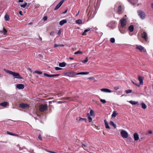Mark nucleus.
Returning <instances> with one entry per match:
<instances>
[{
	"mask_svg": "<svg viewBox=\"0 0 153 153\" xmlns=\"http://www.w3.org/2000/svg\"><path fill=\"white\" fill-rule=\"evenodd\" d=\"M6 72L10 75H12L14 78L17 79H22L23 78L21 77L18 73L13 72L11 71L7 70L6 71Z\"/></svg>",
	"mask_w": 153,
	"mask_h": 153,
	"instance_id": "1",
	"label": "nucleus"
},
{
	"mask_svg": "<svg viewBox=\"0 0 153 153\" xmlns=\"http://www.w3.org/2000/svg\"><path fill=\"white\" fill-rule=\"evenodd\" d=\"M48 108V106L47 105L41 104L39 107V110L40 111L43 112L47 110Z\"/></svg>",
	"mask_w": 153,
	"mask_h": 153,
	"instance_id": "2",
	"label": "nucleus"
},
{
	"mask_svg": "<svg viewBox=\"0 0 153 153\" xmlns=\"http://www.w3.org/2000/svg\"><path fill=\"white\" fill-rule=\"evenodd\" d=\"M137 12L139 16L141 19H143L145 18L146 15L143 11L141 10H139Z\"/></svg>",
	"mask_w": 153,
	"mask_h": 153,
	"instance_id": "3",
	"label": "nucleus"
},
{
	"mask_svg": "<svg viewBox=\"0 0 153 153\" xmlns=\"http://www.w3.org/2000/svg\"><path fill=\"white\" fill-rule=\"evenodd\" d=\"M136 49L139 50L141 52H143L144 53L146 52V50L144 48L140 45H137L136 48Z\"/></svg>",
	"mask_w": 153,
	"mask_h": 153,
	"instance_id": "4",
	"label": "nucleus"
},
{
	"mask_svg": "<svg viewBox=\"0 0 153 153\" xmlns=\"http://www.w3.org/2000/svg\"><path fill=\"white\" fill-rule=\"evenodd\" d=\"M121 136L123 138H127L128 137V133L125 131L123 130L120 132Z\"/></svg>",
	"mask_w": 153,
	"mask_h": 153,
	"instance_id": "5",
	"label": "nucleus"
},
{
	"mask_svg": "<svg viewBox=\"0 0 153 153\" xmlns=\"http://www.w3.org/2000/svg\"><path fill=\"white\" fill-rule=\"evenodd\" d=\"M121 27H124L126 25V19L122 18L120 20Z\"/></svg>",
	"mask_w": 153,
	"mask_h": 153,
	"instance_id": "6",
	"label": "nucleus"
},
{
	"mask_svg": "<svg viewBox=\"0 0 153 153\" xmlns=\"http://www.w3.org/2000/svg\"><path fill=\"white\" fill-rule=\"evenodd\" d=\"M66 75L70 77H73L76 75V74L74 71L68 72L66 73Z\"/></svg>",
	"mask_w": 153,
	"mask_h": 153,
	"instance_id": "7",
	"label": "nucleus"
},
{
	"mask_svg": "<svg viewBox=\"0 0 153 153\" xmlns=\"http://www.w3.org/2000/svg\"><path fill=\"white\" fill-rule=\"evenodd\" d=\"M65 0H62L59 3L57 4L54 8V10H57L62 4L64 1Z\"/></svg>",
	"mask_w": 153,
	"mask_h": 153,
	"instance_id": "8",
	"label": "nucleus"
},
{
	"mask_svg": "<svg viewBox=\"0 0 153 153\" xmlns=\"http://www.w3.org/2000/svg\"><path fill=\"white\" fill-rule=\"evenodd\" d=\"M76 120L77 122H79L80 121L84 120L85 122H87V119L86 118H82L80 117H78L76 118Z\"/></svg>",
	"mask_w": 153,
	"mask_h": 153,
	"instance_id": "9",
	"label": "nucleus"
},
{
	"mask_svg": "<svg viewBox=\"0 0 153 153\" xmlns=\"http://www.w3.org/2000/svg\"><path fill=\"white\" fill-rule=\"evenodd\" d=\"M147 36V33L145 32H143L142 34V37L146 41H147L148 40V38Z\"/></svg>",
	"mask_w": 153,
	"mask_h": 153,
	"instance_id": "10",
	"label": "nucleus"
},
{
	"mask_svg": "<svg viewBox=\"0 0 153 153\" xmlns=\"http://www.w3.org/2000/svg\"><path fill=\"white\" fill-rule=\"evenodd\" d=\"M44 75L45 76L48 77H52L56 76H58L59 75V74L49 75V74H48L46 73H44Z\"/></svg>",
	"mask_w": 153,
	"mask_h": 153,
	"instance_id": "11",
	"label": "nucleus"
},
{
	"mask_svg": "<svg viewBox=\"0 0 153 153\" xmlns=\"http://www.w3.org/2000/svg\"><path fill=\"white\" fill-rule=\"evenodd\" d=\"M19 106L22 108H25L28 107L29 105L27 104L22 103L19 105Z\"/></svg>",
	"mask_w": 153,
	"mask_h": 153,
	"instance_id": "12",
	"label": "nucleus"
},
{
	"mask_svg": "<svg viewBox=\"0 0 153 153\" xmlns=\"http://www.w3.org/2000/svg\"><path fill=\"white\" fill-rule=\"evenodd\" d=\"M101 91L106 93H111L112 91L107 88H102L100 89Z\"/></svg>",
	"mask_w": 153,
	"mask_h": 153,
	"instance_id": "13",
	"label": "nucleus"
},
{
	"mask_svg": "<svg viewBox=\"0 0 153 153\" xmlns=\"http://www.w3.org/2000/svg\"><path fill=\"white\" fill-rule=\"evenodd\" d=\"M143 77L141 76H138V80L140 82V85H142L143 84Z\"/></svg>",
	"mask_w": 153,
	"mask_h": 153,
	"instance_id": "14",
	"label": "nucleus"
},
{
	"mask_svg": "<svg viewBox=\"0 0 153 153\" xmlns=\"http://www.w3.org/2000/svg\"><path fill=\"white\" fill-rule=\"evenodd\" d=\"M8 105V103L7 102H4L0 103V105L1 106L6 107Z\"/></svg>",
	"mask_w": 153,
	"mask_h": 153,
	"instance_id": "15",
	"label": "nucleus"
},
{
	"mask_svg": "<svg viewBox=\"0 0 153 153\" xmlns=\"http://www.w3.org/2000/svg\"><path fill=\"white\" fill-rule=\"evenodd\" d=\"M16 87L19 89H22L24 88V86L22 84H19L16 85Z\"/></svg>",
	"mask_w": 153,
	"mask_h": 153,
	"instance_id": "16",
	"label": "nucleus"
},
{
	"mask_svg": "<svg viewBox=\"0 0 153 153\" xmlns=\"http://www.w3.org/2000/svg\"><path fill=\"white\" fill-rule=\"evenodd\" d=\"M134 139L135 140H137L139 139V136L137 133H135L133 135Z\"/></svg>",
	"mask_w": 153,
	"mask_h": 153,
	"instance_id": "17",
	"label": "nucleus"
},
{
	"mask_svg": "<svg viewBox=\"0 0 153 153\" xmlns=\"http://www.w3.org/2000/svg\"><path fill=\"white\" fill-rule=\"evenodd\" d=\"M104 121L105 123V128H106L110 129V128L109 126L108 122L106 121V120H105Z\"/></svg>",
	"mask_w": 153,
	"mask_h": 153,
	"instance_id": "18",
	"label": "nucleus"
},
{
	"mask_svg": "<svg viewBox=\"0 0 153 153\" xmlns=\"http://www.w3.org/2000/svg\"><path fill=\"white\" fill-rule=\"evenodd\" d=\"M67 22V21L65 19H64L62 20H61L59 22V24L61 25H63L65 23H66Z\"/></svg>",
	"mask_w": 153,
	"mask_h": 153,
	"instance_id": "19",
	"label": "nucleus"
},
{
	"mask_svg": "<svg viewBox=\"0 0 153 153\" xmlns=\"http://www.w3.org/2000/svg\"><path fill=\"white\" fill-rule=\"evenodd\" d=\"M128 29L130 32H133L134 30V26L133 25H130L128 28Z\"/></svg>",
	"mask_w": 153,
	"mask_h": 153,
	"instance_id": "20",
	"label": "nucleus"
},
{
	"mask_svg": "<svg viewBox=\"0 0 153 153\" xmlns=\"http://www.w3.org/2000/svg\"><path fill=\"white\" fill-rule=\"evenodd\" d=\"M123 27H120L119 29V30L120 33L122 34H124L126 32V30L124 29L123 28Z\"/></svg>",
	"mask_w": 153,
	"mask_h": 153,
	"instance_id": "21",
	"label": "nucleus"
},
{
	"mask_svg": "<svg viewBox=\"0 0 153 153\" xmlns=\"http://www.w3.org/2000/svg\"><path fill=\"white\" fill-rule=\"evenodd\" d=\"M66 65V63L65 62L59 63V66L63 67H65Z\"/></svg>",
	"mask_w": 153,
	"mask_h": 153,
	"instance_id": "22",
	"label": "nucleus"
},
{
	"mask_svg": "<svg viewBox=\"0 0 153 153\" xmlns=\"http://www.w3.org/2000/svg\"><path fill=\"white\" fill-rule=\"evenodd\" d=\"M90 30V28H88L86 29H85L84 32L82 33V35L83 36H85L86 35V33L88 31Z\"/></svg>",
	"mask_w": 153,
	"mask_h": 153,
	"instance_id": "23",
	"label": "nucleus"
},
{
	"mask_svg": "<svg viewBox=\"0 0 153 153\" xmlns=\"http://www.w3.org/2000/svg\"><path fill=\"white\" fill-rule=\"evenodd\" d=\"M87 117H88V118L89 122H91L92 121V117H91L90 116V114L89 113H88L87 114Z\"/></svg>",
	"mask_w": 153,
	"mask_h": 153,
	"instance_id": "24",
	"label": "nucleus"
},
{
	"mask_svg": "<svg viewBox=\"0 0 153 153\" xmlns=\"http://www.w3.org/2000/svg\"><path fill=\"white\" fill-rule=\"evenodd\" d=\"M129 102L132 105H135L138 103V102L135 101L131 100L129 101Z\"/></svg>",
	"mask_w": 153,
	"mask_h": 153,
	"instance_id": "25",
	"label": "nucleus"
},
{
	"mask_svg": "<svg viewBox=\"0 0 153 153\" xmlns=\"http://www.w3.org/2000/svg\"><path fill=\"white\" fill-rule=\"evenodd\" d=\"M109 124L110 125H111V126H113L114 128H116V125H115L113 122L112 121H111L110 122Z\"/></svg>",
	"mask_w": 153,
	"mask_h": 153,
	"instance_id": "26",
	"label": "nucleus"
},
{
	"mask_svg": "<svg viewBox=\"0 0 153 153\" xmlns=\"http://www.w3.org/2000/svg\"><path fill=\"white\" fill-rule=\"evenodd\" d=\"M0 32L3 33L4 35H5L7 33V31L5 29L3 28L2 30L0 31Z\"/></svg>",
	"mask_w": 153,
	"mask_h": 153,
	"instance_id": "27",
	"label": "nucleus"
},
{
	"mask_svg": "<svg viewBox=\"0 0 153 153\" xmlns=\"http://www.w3.org/2000/svg\"><path fill=\"white\" fill-rule=\"evenodd\" d=\"M117 115V113L116 112V111H114L111 115V117H115Z\"/></svg>",
	"mask_w": 153,
	"mask_h": 153,
	"instance_id": "28",
	"label": "nucleus"
},
{
	"mask_svg": "<svg viewBox=\"0 0 153 153\" xmlns=\"http://www.w3.org/2000/svg\"><path fill=\"white\" fill-rule=\"evenodd\" d=\"M90 115L91 116H94V112L91 109L90 111Z\"/></svg>",
	"mask_w": 153,
	"mask_h": 153,
	"instance_id": "29",
	"label": "nucleus"
},
{
	"mask_svg": "<svg viewBox=\"0 0 153 153\" xmlns=\"http://www.w3.org/2000/svg\"><path fill=\"white\" fill-rule=\"evenodd\" d=\"M9 19V17L8 15L6 14L4 16V19L6 21H8Z\"/></svg>",
	"mask_w": 153,
	"mask_h": 153,
	"instance_id": "30",
	"label": "nucleus"
},
{
	"mask_svg": "<svg viewBox=\"0 0 153 153\" xmlns=\"http://www.w3.org/2000/svg\"><path fill=\"white\" fill-rule=\"evenodd\" d=\"M76 23L79 24H81L82 23V21L80 19H79L76 21Z\"/></svg>",
	"mask_w": 153,
	"mask_h": 153,
	"instance_id": "31",
	"label": "nucleus"
},
{
	"mask_svg": "<svg viewBox=\"0 0 153 153\" xmlns=\"http://www.w3.org/2000/svg\"><path fill=\"white\" fill-rule=\"evenodd\" d=\"M64 46V45H57L56 44H54V47H63Z\"/></svg>",
	"mask_w": 153,
	"mask_h": 153,
	"instance_id": "32",
	"label": "nucleus"
},
{
	"mask_svg": "<svg viewBox=\"0 0 153 153\" xmlns=\"http://www.w3.org/2000/svg\"><path fill=\"white\" fill-rule=\"evenodd\" d=\"M142 108L143 109H145L146 108V106L144 103H142L141 104Z\"/></svg>",
	"mask_w": 153,
	"mask_h": 153,
	"instance_id": "33",
	"label": "nucleus"
},
{
	"mask_svg": "<svg viewBox=\"0 0 153 153\" xmlns=\"http://www.w3.org/2000/svg\"><path fill=\"white\" fill-rule=\"evenodd\" d=\"M27 5V3L26 2H25L24 4H21L20 6L24 8H25Z\"/></svg>",
	"mask_w": 153,
	"mask_h": 153,
	"instance_id": "34",
	"label": "nucleus"
},
{
	"mask_svg": "<svg viewBox=\"0 0 153 153\" xmlns=\"http://www.w3.org/2000/svg\"><path fill=\"white\" fill-rule=\"evenodd\" d=\"M82 52L80 51H78L74 53V54L75 55L78 54H82Z\"/></svg>",
	"mask_w": 153,
	"mask_h": 153,
	"instance_id": "35",
	"label": "nucleus"
},
{
	"mask_svg": "<svg viewBox=\"0 0 153 153\" xmlns=\"http://www.w3.org/2000/svg\"><path fill=\"white\" fill-rule=\"evenodd\" d=\"M34 73H36L39 74H42V72L41 71H34Z\"/></svg>",
	"mask_w": 153,
	"mask_h": 153,
	"instance_id": "36",
	"label": "nucleus"
},
{
	"mask_svg": "<svg viewBox=\"0 0 153 153\" xmlns=\"http://www.w3.org/2000/svg\"><path fill=\"white\" fill-rule=\"evenodd\" d=\"M110 41L111 42L113 43L115 42V39L114 38H111L110 39Z\"/></svg>",
	"mask_w": 153,
	"mask_h": 153,
	"instance_id": "37",
	"label": "nucleus"
},
{
	"mask_svg": "<svg viewBox=\"0 0 153 153\" xmlns=\"http://www.w3.org/2000/svg\"><path fill=\"white\" fill-rule=\"evenodd\" d=\"M122 10V7L121 5L119 6L118 7V12H120Z\"/></svg>",
	"mask_w": 153,
	"mask_h": 153,
	"instance_id": "38",
	"label": "nucleus"
},
{
	"mask_svg": "<svg viewBox=\"0 0 153 153\" xmlns=\"http://www.w3.org/2000/svg\"><path fill=\"white\" fill-rule=\"evenodd\" d=\"M88 61V57H87L85 58V59L83 61H82V62L84 63H85L87 62Z\"/></svg>",
	"mask_w": 153,
	"mask_h": 153,
	"instance_id": "39",
	"label": "nucleus"
},
{
	"mask_svg": "<svg viewBox=\"0 0 153 153\" xmlns=\"http://www.w3.org/2000/svg\"><path fill=\"white\" fill-rule=\"evenodd\" d=\"M82 147L85 150H86L87 149V147L86 145H85L84 144H82Z\"/></svg>",
	"mask_w": 153,
	"mask_h": 153,
	"instance_id": "40",
	"label": "nucleus"
},
{
	"mask_svg": "<svg viewBox=\"0 0 153 153\" xmlns=\"http://www.w3.org/2000/svg\"><path fill=\"white\" fill-rule=\"evenodd\" d=\"M55 34V32L53 31H52L50 33V35L52 36H54Z\"/></svg>",
	"mask_w": 153,
	"mask_h": 153,
	"instance_id": "41",
	"label": "nucleus"
},
{
	"mask_svg": "<svg viewBox=\"0 0 153 153\" xmlns=\"http://www.w3.org/2000/svg\"><path fill=\"white\" fill-rule=\"evenodd\" d=\"M132 90L130 89L127 90L126 91V93L128 94L129 93H131L132 92Z\"/></svg>",
	"mask_w": 153,
	"mask_h": 153,
	"instance_id": "42",
	"label": "nucleus"
},
{
	"mask_svg": "<svg viewBox=\"0 0 153 153\" xmlns=\"http://www.w3.org/2000/svg\"><path fill=\"white\" fill-rule=\"evenodd\" d=\"M100 101L101 102L103 103H105L106 102V101L105 100H103L102 99H100Z\"/></svg>",
	"mask_w": 153,
	"mask_h": 153,
	"instance_id": "43",
	"label": "nucleus"
},
{
	"mask_svg": "<svg viewBox=\"0 0 153 153\" xmlns=\"http://www.w3.org/2000/svg\"><path fill=\"white\" fill-rule=\"evenodd\" d=\"M131 82L133 83V84L135 85L136 86L139 87L140 86V85H139L138 83H136L134 82L133 81H131Z\"/></svg>",
	"mask_w": 153,
	"mask_h": 153,
	"instance_id": "44",
	"label": "nucleus"
},
{
	"mask_svg": "<svg viewBox=\"0 0 153 153\" xmlns=\"http://www.w3.org/2000/svg\"><path fill=\"white\" fill-rule=\"evenodd\" d=\"M42 19L44 21H46L47 19V17L46 16H44Z\"/></svg>",
	"mask_w": 153,
	"mask_h": 153,
	"instance_id": "45",
	"label": "nucleus"
},
{
	"mask_svg": "<svg viewBox=\"0 0 153 153\" xmlns=\"http://www.w3.org/2000/svg\"><path fill=\"white\" fill-rule=\"evenodd\" d=\"M62 69L58 67H56L55 68V70H61Z\"/></svg>",
	"mask_w": 153,
	"mask_h": 153,
	"instance_id": "46",
	"label": "nucleus"
},
{
	"mask_svg": "<svg viewBox=\"0 0 153 153\" xmlns=\"http://www.w3.org/2000/svg\"><path fill=\"white\" fill-rule=\"evenodd\" d=\"M76 74V75L79 74H84V72H79Z\"/></svg>",
	"mask_w": 153,
	"mask_h": 153,
	"instance_id": "47",
	"label": "nucleus"
},
{
	"mask_svg": "<svg viewBox=\"0 0 153 153\" xmlns=\"http://www.w3.org/2000/svg\"><path fill=\"white\" fill-rule=\"evenodd\" d=\"M7 134H8L9 135H11L13 136V135H14V134L10 132H9V131H7Z\"/></svg>",
	"mask_w": 153,
	"mask_h": 153,
	"instance_id": "48",
	"label": "nucleus"
},
{
	"mask_svg": "<svg viewBox=\"0 0 153 153\" xmlns=\"http://www.w3.org/2000/svg\"><path fill=\"white\" fill-rule=\"evenodd\" d=\"M114 89L115 90H117L119 89V87L118 86L115 87L114 88Z\"/></svg>",
	"mask_w": 153,
	"mask_h": 153,
	"instance_id": "49",
	"label": "nucleus"
},
{
	"mask_svg": "<svg viewBox=\"0 0 153 153\" xmlns=\"http://www.w3.org/2000/svg\"><path fill=\"white\" fill-rule=\"evenodd\" d=\"M61 30H59L57 34L58 35H60L61 33Z\"/></svg>",
	"mask_w": 153,
	"mask_h": 153,
	"instance_id": "50",
	"label": "nucleus"
},
{
	"mask_svg": "<svg viewBox=\"0 0 153 153\" xmlns=\"http://www.w3.org/2000/svg\"><path fill=\"white\" fill-rule=\"evenodd\" d=\"M38 138H39V140H42V137H41V136L40 134H39V136H38Z\"/></svg>",
	"mask_w": 153,
	"mask_h": 153,
	"instance_id": "51",
	"label": "nucleus"
},
{
	"mask_svg": "<svg viewBox=\"0 0 153 153\" xmlns=\"http://www.w3.org/2000/svg\"><path fill=\"white\" fill-rule=\"evenodd\" d=\"M68 9H66L63 12V13L64 14H65V13H66L68 11Z\"/></svg>",
	"mask_w": 153,
	"mask_h": 153,
	"instance_id": "52",
	"label": "nucleus"
},
{
	"mask_svg": "<svg viewBox=\"0 0 153 153\" xmlns=\"http://www.w3.org/2000/svg\"><path fill=\"white\" fill-rule=\"evenodd\" d=\"M38 37H39V38L40 39V40L41 41H42V38L39 35V34L38 35Z\"/></svg>",
	"mask_w": 153,
	"mask_h": 153,
	"instance_id": "53",
	"label": "nucleus"
},
{
	"mask_svg": "<svg viewBox=\"0 0 153 153\" xmlns=\"http://www.w3.org/2000/svg\"><path fill=\"white\" fill-rule=\"evenodd\" d=\"M23 1V0H19L18 1L19 2H22Z\"/></svg>",
	"mask_w": 153,
	"mask_h": 153,
	"instance_id": "54",
	"label": "nucleus"
},
{
	"mask_svg": "<svg viewBox=\"0 0 153 153\" xmlns=\"http://www.w3.org/2000/svg\"><path fill=\"white\" fill-rule=\"evenodd\" d=\"M148 133L149 134H152V131H149L148 132Z\"/></svg>",
	"mask_w": 153,
	"mask_h": 153,
	"instance_id": "55",
	"label": "nucleus"
},
{
	"mask_svg": "<svg viewBox=\"0 0 153 153\" xmlns=\"http://www.w3.org/2000/svg\"><path fill=\"white\" fill-rule=\"evenodd\" d=\"M19 14L21 15H22V11H20L19 12Z\"/></svg>",
	"mask_w": 153,
	"mask_h": 153,
	"instance_id": "56",
	"label": "nucleus"
},
{
	"mask_svg": "<svg viewBox=\"0 0 153 153\" xmlns=\"http://www.w3.org/2000/svg\"><path fill=\"white\" fill-rule=\"evenodd\" d=\"M89 73L88 72H84V74H87Z\"/></svg>",
	"mask_w": 153,
	"mask_h": 153,
	"instance_id": "57",
	"label": "nucleus"
},
{
	"mask_svg": "<svg viewBox=\"0 0 153 153\" xmlns=\"http://www.w3.org/2000/svg\"><path fill=\"white\" fill-rule=\"evenodd\" d=\"M69 59L71 60H73L74 59V58L72 57H70L69 58Z\"/></svg>",
	"mask_w": 153,
	"mask_h": 153,
	"instance_id": "58",
	"label": "nucleus"
},
{
	"mask_svg": "<svg viewBox=\"0 0 153 153\" xmlns=\"http://www.w3.org/2000/svg\"><path fill=\"white\" fill-rule=\"evenodd\" d=\"M13 136H16V137H19V135H18L15 134H14V135H13Z\"/></svg>",
	"mask_w": 153,
	"mask_h": 153,
	"instance_id": "59",
	"label": "nucleus"
},
{
	"mask_svg": "<svg viewBox=\"0 0 153 153\" xmlns=\"http://www.w3.org/2000/svg\"><path fill=\"white\" fill-rule=\"evenodd\" d=\"M151 7L153 9V3L151 4Z\"/></svg>",
	"mask_w": 153,
	"mask_h": 153,
	"instance_id": "60",
	"label": "nucleus"
},
{
	"mask_svg": "<svg viewBox=\"0 0 153 153\" xmlns=\"http://www.w3.org/2000/svg\"><path fill=\"white\" fill-rule=\"evenodd\" d=\"M28 70H29L30 71H31V69L30 68H28Z\"/></svg>",
	"mask_w": 153,
	"mask_h": 153,
	"instance_id": "61",
	"label": "nucleus"
},
{
	"mask_svg": "<svg viewBox=\"0 0 153 153\" xmlns=\"http://www.w3.org/2000/svg\"><path fill=\"white\" fill-rule=\"evenodd\" d=\"M79 11L78 13H77V14H76V16H77L78 15V14H79Z\"/></svg>",
	"mask_w": 153,
	"mask_h": 153,
	"instance_id": "62",
	"label": "nucleus"
},
{
	"mask_svg": "<svg viewBox=\"0 0 153 153\" xmlns=\"http://www.w3.org/2000/svg\"><path fill=\"white\" fill-rule=\"evenodd\" d=\"M93 78V77H90L89 78V79H92V78Z\"/></svg>",
	"mask_w": 153,
	"mask_h": 153,
	"instance_id": "63",
	"label": "nucleus"
}]
</instances>
